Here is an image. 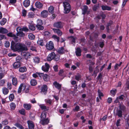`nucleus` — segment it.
Wrapping results in <instances>:
<instances>
[{"label":"nucleus","instance_id":"obj_10","mask_svg":"<svg viewBox=\"0 0 129 129\" xmlns=\"http://www.w3.org/2000/svg\"><path fill=\"white\" fill-rule=\"evenodd\" d=\"M29 129H34V125L33 122L30 120L27 121Z\"/></svg>","mask_w":129,"mask_h":129},{"label":"nucleus","instance_id":"obj_47","mask_svg":"<svg viewBox=\"0 0 129 129\" xmlns=\"http://www.w3.org/2000/svg\"><path fill=\"white\" fill-rule=\"evenodd\" d=\"M60 58V56L58 54L56 55H55L54 58L53 59H54L56 61H58Z\"/></svg>","mask_w":129,"mask_h":129},{"label":"nucleus","instance_id":"obj_31","mask_svg":"<svg viewBox=\"0 0 129 129\" xmlns=\"http://www.w3.org/2000/svg\"><path fill=\"white\" fill-rule=\"evenodd\" d=\"M46 117V112H42L41 114V119H45Z\"/></svg>","mask_w":129,"mask_h":129},{"label":"nucleus","instance_id":"obj_46","mask_svg":"<svg viewBox=\"0 0 129 129\" xmlns=\"http://www.w3.org/2000/svg\"><path fill=\"white\" fill-rule=\"evenodd\" d=\"M14 95L13 94H11L9 97V99L11 101H12L14 98Z\"/></svg>","mask_w":129,"mask_h":129},{"label":"nucleus","instance_id":"obj_52","mask_svg":"<svg viewBox=\"0 0 129 129\" xmlns=\"http://www.w3.org/2000/svg\"><path fill=\"white\" fill-rule=\"evenodd\" d=\"M8 123V121L7 119H5L2 122V124L4 125H6Z\"/></svg>","mask_w":129,"mask_h":129},{"label":"nucleus","instance_id":"obj_60","mask_svg":"<svg viewBox=\"0 0 129 129\" xmlns=\"http://www.w3.org/2000/svg\"><path fill=\"white\" fill-rule=\"evenodd\" d=\"M53 68L55 72H56L58 71V66L57 65H56L54 66L53 67Z\"/></svg>","mask_w":129,"mask_h":129},{"label":"nucleus","instance_id":"obj_54","mask_svg":"<svg viewBox=\"0 0 129 129\" xmlns=\"http://www.w3.org/2000/svg\"><path fill=\"white\" fill-rule=\"evenodd\" d=\"M7 88L11 90L12 89V84L8 82L7 84Z\"/></svg>","mask_w":129,"mask_h":129},{"label":"nucleus","instance_id":"obj_16","mask_svg":"<svg viewBox=\"0 0 129 129\" xmlns=\"http://www.w3.org/2000/svg\"><path fill=\"white\" fill-rule=\"evenodd\" d=\"M41 14L43 17H47L48 14V12L47 10H44L41 12Z\"/></svg>","mask_w":129,"mask_h":129},{"label":"nucleus","instance_id":"obj_36","mask_svg":"<svg viewBox=\"0 0 129 129\" xmlns=\"http://www.w3.org/2000/svg\"><path fill=\"white\" fill-rule=\"evenodd\" d=\"M53 39L56 41L57 42H59V38L56 35H53L52 37Z\"/></svg>","mask_w":129,"mask_h":129},{"label":"nucleus","instance_id":"obj_1","mask_svg":"<svg viewBox=\"0 0 129 129\" xmlns=\"http://www.w3.org/2000/svg\"><path fill=\"white\" fill-rule=\"evenodd\" d=\"M11 48L14 51H27L28 49L26 46L23 44L18 43H16L12 41L11 43Z\"/></svg>","mask_w":129,"mask_h":129},{"label":"nucleus","instance_id":"obj_42","mask_svg":"<svg viewBox=\"0 0 129 129\" xmlns=\"http://www.w3.org/2000/svg\"><path fill=\"white\" fill-rule=\"evenodd\" d=\"M17 35L18 36L23 37L25 36V34L22 31H20L17 33Z\"/></svg>","mask_w":129,"mask_h":129},{"label":"nucleus","instance_id":"obj_20","mask_svg":"<svg viewBox=\"0 0 129 129\" xmlns=\"http://www.w3.org/2000/svg\"><path fill=\"white\" fill-rule=\"evenodd\" d=\"M39 106L42 110H44L45 111H47L49 109L48 107H47L46 106L44 105L41 104L39 105Z\"/></svg>","mask_w":129,"mask_h":129},{"label":"nucleus","instance_id":"obj_4","mask_svg":"<svg viewBox=\"0 0 129 129\" xmlns=\"http://www.w3.org/2000/svg\"><path fill=\"white\" fill-rule=\"evenodd\" d=\"M55 53L54 52H52L49 53L47 58V59L48 61H50L52 59H53L55 57Z\"/></svg>","mask_w":129,"mask_h":129},{"label":"nucleus","instance_id":"obj_43","mask_svg":"<svg viewBox=\"0 0 129 129\" xmlns=\"http://www.w3.org/2000/svg\"><path fill=\"white\" fill-rule=\"evenodd\" d=\"M50 33L48 31H45L43 33V34L46 37H49L50 35Z\"/></svg>","mask_w":129,"mask_h":129},{"label":"nucleus","instance_id":"obj_29","mask_svg":"<svg viewBox=\"0 0 129 129\" xmlns=\"http://www.w3.org/2000/svg\"><path fill=\"white\" fill-rule=\"evenodd\" d=\"M12 84L14 85H16L17 84V80L15 77H13L12 80Z\"/></svg>","mask_w":129,"mask_h":129},{"label":"nucleus","instance_id":"obj_22","mask_svg":"<svg viewBox=\"0 0 129 129\" xmlns=\"http://www.w3.org/2000/svg\"><path fill=\"white\" fill-rule=\"evenodd\" d=\"M35 5L37 8L39 9L42 8L43 6L42 4L38 1L36 3Z\"/></svg>","mask_w":129,"mask_h":129},{"label":"nucleus","instance_id":"obj_18","mask_svg":"<svg viewBox=\"0 0 129 129\" xmlns=\"http://www.w3.org/2000/svg\"><path fill=\"white\" fill-rule=\"evenodd\" d=\"M8 30L6 28L2 27L0 28V33L5 34L8 33Z\"/></svg>","mask_w":129,"mask_h":129},{"label":"nucleus","instance_id":"obj_11","mask_svg":"<svg viewBox=\"0 0 129 129\" xmlns=\"http://www.w3.org/2000/svg\"><path fill=\"white\" fill-rule=\"evenodd\" d=\"M7 36L10 37H13L14 39L16 42L18 41L17 40L18 37L16 36L15 35H14L11 33H9L7 34Z\"/></svg>","mask_w":129,"mask_h":129},{"label":"nucleus","instance_id":"obj_56","mask_svg":"<svg viewBox=\"0 0 129 129\" xmlns=\"http://www.w3.org/2000/svg\"><path fill=\"white\" fill-rule=\"evenodd\" d=\"M121 64V62L119 64L116 63L114 66V68L115 70H117L118 69V67L120 66Z\"/></svg>","mask_w":129,"mask_h":129},{"label":"nucleus","instance_id":"obj_50","mask_svg":"<svg viewBox=\"0 0 129 129\" xmlns=\"http://www.w3.org/2000/svg\"><path fill=\"white\" fill-rule=\"evenodd\" d=\"M5 83V80L3 79L0 80V85L3 86Z\"/></svg>","mask_w":129,"mask_h":129},{"label":"nucleus","instance_id":"obj_33","mask_svg":"<svg viewBox=\"0 0 129 129\" xmlns=\"http://www.w3.org/2000/svg\"><path fill=\"white\" fill-rule=\"evenodd\" d=\"M81 75L79 73L77 74L75 76V79L76 80L79 81L80 80L81 78Z\"/></svg>","mask_w":129,"mask_h":129},{"label":"nucleus","instance_id":"obj_48","mask_svg":"<svg viewBox=\"0 0 129 129\" xmlns=\"http://www.w3.org/2000/svg\"><path fill=\"white\" fill-rule=\"evenodd\" d=\"M122 111L120 110H119L117 112V115L119 117H121L122 116Z\"/></svg>","mask_w":129,"mask_h":129},{"label":"nucleus","instance_id":"obj_49","mask_svg":"<svg viewBox=\"0 0 129 129\" xmlns=\"http://www.w3.org/2000/svg\"><path fill=\"white\" fill-rule=\"evenodd\" d=\"M45 101L46 103L49 104L50 105H51L52 102L51 100L48 99L45 100Z\"/></svg>","mask_w":129,"mask_h":129},{"label":"nucleus","instance_id":"obj_51","mask_svg":"<svg viewBox=\"0 0 129 129\" xmlns=\"http://www.w3.org/2000/svg\"><path fill=\"white\" fill-rule=\"evenodd\" d=\"M21 59V57L20 56H17L16 58V62H20Z\"/></svg>","mask_w":129,"mask_h":129},{"label":"nucleus","instance_id":"obj_35","mask_svg":"<svg viewBox=\"0 0 129 129\" xmlns=\"http://www.w3.org/2000/svg\"><path fill=\"white\" fill-rule=\"evenodd\" d=\"M31 85L32 86H34L37 84V82L36 80L34 79H33L31 80L30 82Z\"/></svg>","mask_w":129,"mask_h":129},{"label":"nucleus","instance_id":"obj_3","mask_svg":"<svg viewBox=\"0 0 129 129\" xmlns=\"http://www.w3.org/2000/svg\"><path fill=\"white\" fill-rule=\"evenodd\" d=\"M45 46L46 49L49 50H52L54 48V45L53 43L51 41L47 43Z\"/></svg>","mask_w":129,"mask_h":129},{"label":"nucleus","instance_id":"obj_53","mask_svg":"<svg viewBox=\"0 0 129 129\" xmlns=\"http://www.w3.org/2000/svg\"><path fill=\"white\" fill-rule=\"evenodd\" d=\"M5 46L6 48L9 47L10 46V43L9 41H6L5 44Z\"/></svg>","mask_w":129,"mask_h":129},{"label":"nucleus","instance_id":"obj_59","mask_svg":"<svg viewBox=\"0 0 129 129\" xmlns=\"http://www.w3.org/2000/svg\"><path fill=\"white\" fill-rule=\"evenodd\" d=\"M34 14L32 12L29 13L28 15V17L29 18H31L34 17Z\"/></svg>","mask_w":129,"mask_h":129},{"label":"nucleus","instance_id":"obj_2","mask_svg":"<svg viewBox=\"0 0 129 129\" xmlns=\"http://www.w3.org/2000/svg\"><path fill=\"white\" fill-rule=\"evenodd\" d=\"M64 7V13L65 14L69 13L71 10V7L70 4L66 2L63 3Z\"/></svg>","mask_w":129,"mask_h":129},{"label":"nucleus","instance_id":"obj_5","mask_svg":"<svg viewBox=\"0 0 129 129\" xmlns=\"http://www.w3.org/2000/svg\"><path fill=\"white\" fill-rule=\"evenodd\" d=\"M53 26L54 27H55L61 28L63 27V25L62 22L59 21L55 22L53 24Z\"/></svg>","mask_w":129,"mask_h":129},{"label":"nucleus","instance_id":"obj_62","mask_svg":"<svg viewBox=\"0 0 129 129\" xmlns=\"http://www.w3.org/2000/svg\"><path fill=\"white\" fill-rule=\"evenodd\" d=\"M124 96L123 95H121L118 97H117V99H118L122 100L124 98Z\"/></svg>","mask_w":129,"mask_h":129},{"label":"nucleus","instance_id":"obj_23","mask_svg":"<svg viewBox=\"0 0 129 129\" xmlns=\"http://www.w3.org/2000/svg\"><path fill=\"white\" fill-rule=\"evenodd\" d=\"M30 53L28 52H27L24 53L23 56L27 60L28 58H30Z\"/></svg>","mask_w":129,"mask_h":129},{"label":"nucleus","instance_id":"obj_61","mask_svg":"<svg viewBox=\"0 0 129 129\" xmlns=\"http://www.w3.org/2000/svg\"><path fill=\"white\" fill-rule=\"evenodd\" d=\"M39 73L38 72H36L35 73H34L33 75V76L34 78H36L38 77Z\"/></svg>","mask_w":129,"mask_h":129},{"label":"nucleus","instance_id":"obj_13","mask_svg":"<svg viewBox=\"0 0 129 129\" xmlns=\"http://www.w3.org/2000/svg\"><path fill=\"white\" fill-rule=\"evenodd\" d=\"M53 30L55 33H57L59 36H61L62 35V31L59 29L53 28Z\"/></svg>","mask_w":129,"mask_h":129},{"label":"nucleus","instance_id":"obj_55","mask_svg":"<svg viewBox=\"0 0 129 129\" xmlns=\"http://www.w3.org/2000/svg\"><path fill=\"white\" fill-rule=\"evenodd\" d=\"M71 38V40L72 42L75 43V42L76 38L73 36L70 37Z\"/></svg>","mask_w":129,"mask_h":129},{"label":"nucleus","instance_id":"obj_15","mask_svg":"<svg viewBox=\"0 0 129 129\" xmlns=\"http://www.w3.org/2000/svg\"><path fill=\"white\" fill-rule=\"evenodd\" d=\"M48 88L47 86L46 85H43L41 87V92H45L46 93L47 90Z\"/></svg>","mask_w":129,"mask_h":129},{"label":"nucleus","instance_id":"obj_57","mask_svg":"<svg viewBox=\"0 0 129 129\" xmlns=\"http://www.w3.org/2000/svg\"><path fill=\"white\" fill-rule=\"evenodd\" d=\"M37 25H42L43 24L42 21L40 19L37 20Z\"/></svg>","mask_w":129,"mask_h":129},{"label":"nucleus","instance_id":"obj_9","mask_svg":"<svg viewBox=\"0 0 129 129\" xmlns=\"http://www.w3.org/2000/svg\"><path fill=\"white\" fill-rule=\"evenodd\" d=\"M26 88V85L25 84L21 83L20 86L18 90V92L20 93L21 91L22 88L23 89V90H25Z\"/></svg>","mask_w":129,"mask_h":129},{"label":"nucleus","instance_id":"obj_21","mask_svg":"<svg viewBox=\"0 0 129 129\" xmlns=\"http://www.w3.org/2000/svg\"><path fill=\"white\" fill-rule=\"evenodd\" d=\"M20 62H16L13 64V66L14 68L16 69L19 68L20 66Z\"/></svg>","mask_w":129,"mask_h":129},{"label":"nucleus","instance_id":"obj_58","mask_svg":"<svg viewBox=\"0 0 129 129\" xmlns=\"http://www.w3.org/2000/svg\"><path fill=\"white\" fill-rule=\"evenodd\" d=\"M98 92L99 96H103V93L101 92V91L100 89H99L98 90Z\"/></svg>","mask_w":129,"mask_h":129},{"label":"nucleus","instance_id":"obj_28","mask_svg":"<svg viewBox=\"0 0 129 129\" xmlns=\"http://www.w3.org/2000/svg\"><path fill=\"white\" fill-rule=\"evenodd\" d=\"M34 61L36 63H38L40 62V58L38 57H35L33 58Z\"/></svg>","mask_w":129,"mask_h":129},{"label":"nucleus","instance_id":"obj_41","mask_svg":"<svg viewBox=\"0 0 129 129\" xmlns=\"http://www.w3.org/2000/svg\"><path fill=\"white\" fill-rule=\"evenodd\" d=\"M29 28L30 30L32 31L35 30L36 29L35 26L32 24H30L29 26Z\"/></svg>","mask_w":129,"mask_h":129},{"label":"nucleus","instance_id":"obj_6","mask_svg":"<svg viewBox=\"0 0 129 129\" xmlns=\"http://www.w3.org/2000/svg\"><path fill=\"white\" fill-rule=\"evenodd\" d=\"M50 68L49 65L47 63H45V65L43 66L42 69V70L45 72H48Z\"/></svg>","mask_w":129,"mask_h":129},{"label":"nucleus","instance_id":"obj_8","mask_svg":"<svg viewBox=\"0 0 129 129\" xmlns=\"http://www.w3.org/2000/svg\"><path fill=\"white\" fill-rule=\"evenodd\" d=\"M53 85H54L55 87L59 90V92L61 89V85L59 84L56 81H55L53 83Z\"/></svg>","mask_w":129,"mask_h":129},{"label":"nucleus","instance_id":"obj_19","mask_svg":"<svg viewBox=\"0 0 129 129\" xmlns=\"http://www.w3.org/2000/svg\"><path fill=\"white\" fill-rule=\"evenodd\" d=\"M102 9L103 10H108L110 11L111 10V8L107 6L102 5L101 6Z\"/></svg>","mask_w":129,"mask_h":129},{"label":"nucleus","instance_id":"obj_24","mask_svg":"<svg viewBox=\"0 0 129 129\" xmlns=\"http://www.w3.org/2000/svg\"><path fill=\"white\" fill-rule=\"evenodd\" d=\"M37 43L38 45L41 46H43L45 45V43L43 40L41 39H39Z\"/></svg>","mask_w":129,"mask_h":129},{"label":"nucleus","instance_id":"obj_30","mask_svg":"<svg viewBox=\"0 0 129 129\" xmlns=\"http://www.w3.org/2000/svg\"><path fill=\"white\" fill-rule=\"evenodd\" d=\"M88 9V7L86 5L84 6H83V8L82 9L83 11L82 14L84 15L85 14L87 11Z\"/></svg>","mask_w":129,"mask_h":129},{"label":"nucleus","instance_id":"obj_34","mask_svg":"<svg viewBox=\"0 0 129 129\" xmlns=\"http://www.w3.org/2000/svg\"><path fill=\"white\" fill-rule=\"evenodd\" d=\"M54 8L53 6H51L49 7L48 9V11L50 13L52 14L54 12Z\"/></svg>","mask_w":129,"mask_h":129},{"label":"nucleus","instance_id":"obj_64","mask_svg":"<svg viewBox=\"0 0 129 129\" xmlns=\"http://www.w3.org/2000/svg\"><path fill=\"white\" fill-rule=\"evenodd\" d=\"M98 7H99L98 6L96 5H94L93 7L92 8L93 10L94 11H96L98 9Z\"/></svg>","mask_w":129,"mask_h":129},{"label":"nucleus","instance_id":"obj_17","mask_svg":"<svg viewBox=\"0 0 129 129\" xmlns=\"http://www.w3.org/2000/svg\"><path fill=\"white\" fill-rule=\"evenodd\" d=\"M23 6L25 7H27L30 5V1L29 0H25L23 2Z\"/></svg>","mask_w":129,"mask_h":129},{"label":"nucleus","instance_id":"obj_27","mask_svg":"<svg viewBox=\"0 0 129 129\" xmlns=\"http://www.w3.org/2000/svg\"><path fill=\"white\" fill-rule=\"evenodd\" d=\"M19 71L20 72L23 73L26 72L27 71V69L25 67H21L19 68Z\"/></svg>","mask_w":129,"mask_h":129},{"label":"nucleus","instance_id":"obj_44","mask_svg":"<svg viewBox=\"0 0 129 129\" xmlns=\"http://www.w3.org/2000/svg\"><path fill=\"white\" fill-rule=\"evenodd\" d=\"M117 92L116 89H115L113 90H111L110 91V93L113 96H114Z\"/></svg>","mask_w":129,"mask_h":129},{"label":"nucleus","instance_id":"obj_63","mask_svg":"<svg viewBox=\"0 0 129 129\" xmlns=\"http://www.w3.org/2000/svg\"><path fill=\"white\" fill-rule=\"evenodd\" d=\"M64 71L63 69H61L59 70V72L58 73V74L60 76H62V74L63 73Z\"/></svg>","mask_w":129,"mask_h":129},{"label":"nucleus","instance_id":"obj_32","mask_svg":"<svg viewBox=\"0 0 129 129\" xmlns=\"http://www.w3.org/2000/svg\"><path fill=\"white\" fill-rule=\"evenodd\" d=\"M43 78L44 81L47 82L49 80V76L46 74H44Z\"/></svg>","mask_w":129,"mask_h":129},{"label":"nucleus","instance_id":"obj_12","mask_svg":"<svg viewBox=\"0 0 129 129\" xmlns=\"http://www.w3.org/2000/svg\"><path fill=\"white\" fill-rule=\"evenodd\" d=\"M66 50L63 47L59 48L57 50V51L60 54H63L65 53Z\"/></svg>","mask_w":129,"mask_h":129},{"label":"nucleus","instance_id":"obj_45","mask_svg":"<svg viewBox=\"0 0 129 129\" xmlns=\"http://www.w3.org/2000/svg\"><path fill=\"white\" fill-rule=\"evenodd\" d=\"M19 112L20 114L23 115H24L25 114V110L23 108L19 110Z\"/></svg>","mask_w":129,"mask_h":129},{"label":"nucleus","instance_id":"obj_40","mask_svg":"<svg viewBox=\"0 0 129 129\" xmlns=\"http://www.w3.org/2000/svg\"><path fill=\"white\" fill-rule=\"evenodd\" d=\"M10 108L12 110H14L16 107L15 104L13 103H12L10 105Z\"/></svg>","mask_w":129,"mask_h":129},{"label":"nucleus","instance_id":"obj_25","mask_svg":"<svg viewBox=\"0 0 129 129\" xmlns=\"http://www.w3.org/2000/svg\"><path fill=\"white\" fill-rule=\"evenodd\" d=\"M2 91L3 93L5 95L7 94L9 92L8 89L5 87L3 88Z\"/></svg>","mask_w":129,"mask_h":129},{"label":"nucleus","instance_id":"obj_37","mask_svg":"<svg viewBox=\"0 0 129 129\" xmlns=\"http://www.w3.org/2000/svg\"><path fill=\"white\" fill-rule=\"evenodd\" d=\"M6 22V19L5 18H3L2 19V20L1 21L0 24L1 25H3L5 24Z\"/></svg>","mask_w":129,"mask_h":129},{"label":"nucleus","instance_id":"obj_14","mask_svg":"<svg viewBox=\"0 0 129 129\" xmlns=\"http://www.w3.org/2000/svg\"><path fill=\"white\" fill-rule=\"evenodd\" d=\"M81 52L82 51L81 49L79 47L77 48L76 49L75 51L76 55L78 56H81Z\"/></svg>","mask_w":129,"mask_h":129},{"label":"nucleus","instance_id":"obj_39","mask_svg":"<svg viewBox=\"0 0 129 129\" xmlns=\"http://www.w3.org/2000/svg\"><path fill=\"white\" fill-rule=\"evenodd\" d=\"M42 25H36V26L39 30H43L44 29L43 27L42 26Z\"/></svg>","mask_w":129,"mask_h":129},{"label":"nucleus","instance_id":"obj_38","mask_svg":"<svg viewBox=\"0 0 129 129\" xmlns=\"http://www.w3.org/2000/svg\"><path fill=\"white\" fill-rule=\"evenodd\" d=\"M28 37L31 40H33L35 38V36L32 33H30L28 35Z\"/></svg>","mask_w":129,"mask_h":129},{"label":"nucleus","instance_id":"obj_7","mask_svg":"<svg viewBox=\"0 0 129 129\" xmlns=\"http://www.w3.org/2000/svg\"><path fill=\"white\" fill-rule=\"evenodd\" d=\"M50 120L48 118L43 119H41L40 121V123L42 125L47 124L49 122Z\"/></svg>","mask_w":129,"mask_h":129},{"label":"nucleus","instance_id":"obj_26","mask_svg":"<svg viewBox=\"0 0 129 129\" xmlns=\"http://www.w3.org/2000/svg\"><path fill=\"white\" fill-rule=\"evenodd\" d=\"M24 107L27 110H30L31 108V106L30 104H24Z\"/></svg>","mask_w":129,"mask_h":129}]
</instances>
